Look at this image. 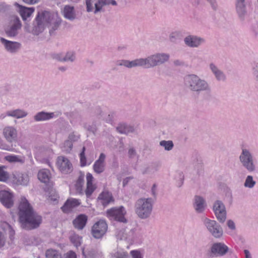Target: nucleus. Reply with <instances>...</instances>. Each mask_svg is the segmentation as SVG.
<instances>
[{
    "mask_svg": "<svg viewBox=\"0 0 258 258\" xmlns=\"http://www.w3.org/2000/svg\"><path fill=\"white\" fill-rule=\"evenodd\" d=\"M10 230V235L14 234V231L11 229V226L7 223L0 224V247L3 246L6 242V230Z\"/></svg>",
    "mask_w": 258,
    "mask_h": 258,
    "instance_id": "21",
    "label": "nucleus"
},
{
    "mask_svg": "<svg viewBox=\"0 0 258 258\" xmlns=\"http://www.w3.org/2000/svg\"><path fill=\"white\" fill-rule=\"evenodd\" d=\"M57 166L60 171L63 173H70L73 170V166L69 159L64 156H59L57 159Z\"/></svg>",
    "mask_w": 258,
    "mask_h": 258,
    "instance_id": "13",
    "label": "nucleus"
},
{
    "mask_svg": "<svg viewBox=\"0 0 258 258\" xmlns=\"http://www.w3.org/2000/svg\"><path fill=\"white\" fill-rule=\"evenodd\" d=\"M55 116L54 112H46L41 111L37 113L34 116V119L36 121H46L49 120Z\"/></svg>",
    "mask_w": 258,
    "mask_h": 258,
    "instance_id": "27",
    "label": "nucleus"
},
{
    "mask_svg": "<svg viewBox=\"0 0 258 258\" xmlns=\"http://www.w3.org/2000/svg\"><path fill=\"white\" fill-rule=\"evenodd\" d=\"M206 203L204 199L200 196H196L195 198L194 208L197 212L202 213L205 209Z\"/></svg>",
    "mask_w": 258,
    "mask_h": 258,
    "instance_id": "30",
    "label": "nucleus"
},
{
    "mask_svg": "<svg viewBox=\"0 0 258 258\" xmlns=\"http://www.w3.org/2000/svg\"><path fill=\"white\" fill-rule=\"evenodd\" d=\"M63 14L66 19L71 21L74 20L76 17L74 7L69 5L66 6L64 7Z\"/></svg>",
    "mask_w": 258,
    "mask_h": 258,
    "instance_id": "32",
    "label": "nucleus"
},
{
    "mask_svg": "<svg viewBox=\"0 0 258 258\" xmlns=\"http://www.w3.org/2000/svg\"><path fill=\"white\" fill-rule=\"evenodd\" d=\"M127 155L130 159L134 158L137 156V153L136 149L133 147H130L128 150Z\"/></svg>",
    "mask_w": 258,
    "mask_h": 258,
    "instance_id": "49",
    "label": "nucleus"
},
{
    "mask_svg": "<svg viewBox=\"0 0 258 258\" xmlns=\"http://www.w3.org/2000/svg\"><path fill=\"white\" fill-rule=\"evenodd\" d=\"M87 178V188L85 190V194L87 198H89L92 194L94 191L95 187L94 185H93L92 181L93 179V177L92 175L88 173L86 176Z\"/></svg>",
    "mask_w": 258,
    "mask_h": 258,
    "instance_id": "31",
    "label": "nucleus"
},
{
    "mask_svg": "<svg viewBox=\"0 0 258 258\" xmlns=\"http://www.w3.org/2000/svg\"><path fill=\"white\" fill-rule=\"evenodd\" d=\"M211 250L214 254L223 255L228 251V247L223 243L217 242L212 245Z\"/></svg>",
    "mask_w": 258,
    "mask_h": 258,
    "instance_id": "20",
    "label": "nucleus"
},
{
    "mask_svg": "<svg viewBox=\"0 0 258 258\" xmlns=\"http://www.w3.org/2000/svg\"><path fill=\"white\" fill-rule=\"evenodd\" d=\"M0 201L6 207L8 208H11L14 204L12 194L6 190H1Z\"/></svg>",
    "mask_w": 258,
    "mask_h": 258,
    "instance_id": "17",
    "label": "nucleus"
},
{
    "mask_svg": "<svg viewBox=\"0 0 258 258\" xmlns=\"http://www.w3.org/2000/svg\"><path fill=\"white\" fill-rule=\"evenodd\" d=\"M159 145L161 147H163L165 150L166 151L171 150L174 146L173 143L172 141L163 140L160 142Z\"/></svg>",
    "mask_w": 258,
    "mask_h": 258,
    "instance_id": "41",
    "label": "nucleus"
},
{
    "mask_svg": "<svg viewBox=\"0 0 258 258\" xmlns=\"http://www.w3.org/2000/svg\"><path fill=\"white\" fill-rule=\"evenodd\" d=\"M236 11L239 20L243 21L247 15L245 0H236Z\"/></svg>",
    "mask_w": 258,
    "mask_h": 258,
    "instance_id": "18",
    "label": "nucleus"
},
{
    "mask_svg": "<svg viewBox=\"0 0 258 258\" xmlns=\"http://www.w3.org/2000/svg\"><path fill=\"white\" fill-rule=\"evenodd\" d=\"M203 221L208 231L213 237L219 239L223 236V228L216 221L205 218Z\"/></svg>",
    "mask_w": 258,
    "mask_h": 258,
    "instance_id": "6",
    "label": "nucleus"
},
{
    "mask_svg": "<svg viewBox=\"0 0 258 258\" xmlns=\"http://www.w3.org/2000/svg\"><path fill=\"white\" fill-rule=\"evenodd\" d=\"M148 57L151 68L167 62L169 60L170 55L167 53L157 52Z\"/></svg>",
    "mask_w": 258,
    "mask_h": 258,
    "instance_id": "8",
    "label": "nucleus"
},
{
    "mask_svg": "<svg viewBox=\"0 0 258 258\" xmlns=\"http://www.w3.org/2000/svg\"><path fill=\"white\" fill-rule=\"evenodd\" d=\"M116 130L119 133L122 134H128L131 133H133L135 131L133 126L125 123L119 124L116 127Z\"/></svg>",
    "mask_w": 258,
    "mask_h": 258,
    "instance_id": "34",
    "label": "nucleus"
},
{
    "mask_svg": "<svg viewBox=\"0 0 258 258\" xmlns=\"http://www.w3.org/2000/svg\"><path fill=\"white\" fill-rule=\"evenodd\" d=\"M111 256L114 258H128V254L125 251H116L113 253H111Z\"/></svg>",
    "mask_w": 258,
    "mask_h": 258,
    "instance_id": "43",
    "label": "nucleus"
},
{
    "mask_svg": "<svg viewBox=\"0 0 258 258\" xmlns=\"http://www.w3.org/2000/svg\"><path fill=\"white\" fill-rule=\"evenodd\" d=\"M185 44L190 47H198L204 42V39L196 36L189 35L184 39Z\"/></svg>",
    "mask_w": 258,
    "mask_h": 258,
    "instance_id": "19",
    "label": "nucleus"
},
{
    "mask_svg": "<svg viewBox=\"0 0 258 258\" xmlns=\"http://www.w3.org/2000/svg\"><path fill=\"white\" fill-rule=\"evenodd\" d=\"M6 161L10 163H19L24 164L25 161V157L19 155H8L5 157Z\"/></svg>",
    "mask_w": 258,
    "mask_h": 258,
    "instance_id": "35",
    "label": "nucleus"
},
{
    "mask_svg": "<svg viewBox=\"0 0 258 258\" xmlns=\"http://www.w3.org/2000/svg\"><path fill=\"white\" fill-rule=\"evenodd\" d=\"M160 167V164L158 162H154L145 167L142 170L143 174L152 175L157 172Z\"/></svg>",
    "mask_w": 258,
    "mask_h": 258,
    "instance_id": "26",
    "label": "nucleus"
},
{
    "mask_svg": "<svg viewBox=\"0 0 258 258\" xmlns=\"http://www.w3.org/2000/svg\"><path fill=\"white\" fill-rule=\"evenodd\" d=\"M117 65L119 66H123L130 68V61L127 60H119L117 62Z\"/></svg>",
    "mask_w": 258,
    "mask_h": 258,
    "instance_id": "53",
    "label": "nucleus"
},
{
    "mask_svg": "<svg viewBox=\"0 0 258 258\" xmlns=\"http://www.w3.org/2000/svg\"><path fill=\"white\" fill-rule=\"evenodd\" d=\"M227 224L228 227L231 230L235 229V225L234 222L231 220H229L227 221Z\"/></svg>",
    "mask_w": 258,
    "mask_h": 258,
    "instance_id": "56",
    "label": "nucleus"
},
{
    "mask_svg": "<svg viewBox=\"0 0 258 258\" xmlns=\"http://www.w3.org/2000/svg\"><path fill=\"white\" fill-rule=\"evenodd\" d=\"M110 4H111L113 6H116L117 3L114 0H98V1L94 4V13L96 14L98 12H100L103 6H107Z\"/></svg>",
    "mask_w": 258,
    "mask_h": 258,
    "instance_id": "28",
    "label": "nucleus"
},
{
    "mask_svg": "<svg viewBox=\"0 0 258 258\" xmlns=\"http://www.w3.org/2000/svg\"><path fill=\"white\" fill-rule=\"evenodd\" d=\"M6 114L8 116H11L17 118H21L26 116L28 113L23 109H17L7 111Z\"/></svg>",
    "mask_w": 258,
    "mask_h": 258,
    "instance_id": "33",
    "label": "nucleus"
},
{
    "mask_svg": "<svg viewBox=\"0 0 258 258\" xmlns=\"http://www.w3.org/2000/svg\"><path fill=\"white\" fill-rule=\"evenodd\" d=\"M86 130L90 132H92L94 134L96 133L97 131L96 126L95 125H88L85 127Z\"/></svg>",
    "mask_w": 258,
    "mask_h": 258,
    "instance_id": "55",
    "label": "nucleus"
},
{
    "mask_svg": "<svg viewBox=\"0 0 258 258\" xmlns=\"http://www.w3.org/2000/svg\"><path fill=\"white\" fill-rule=\"evenodd\" d=\"M63 56L61 53L56 54L54 55L53 58L58 61H64L63 59Z\"/></svg>",
    "mask_w": 258,
    "mask_h": 258,
    "instance_id": "57",
    "label": "nucleus"
},
{
    "mask_svg": "<svg viewBox=\"0 0 258 258\" xmlns=\"http://www.w3.org/2000/svg\"><path fill=\"white\" fill-rule=\"evenodd\" d=\"M213 210L217 220L223 223L226 219V211L223 202L220 200L216 201L213 204Z\"/></svg>",
    "mask_w": 258,
    "mask_h": 258,
    "instance_id": "10",
    "label": "nucleus"
},
{
    "mask_svg": "<svg viewBox=\"0 0 258 258\" xmlns=\"http://www.w3.org/2000/svg\"><path fill=\"white\" fill-rule=\"evenodd\" d=\"M96 251L94 250H91L89 251V255L90 256H94L96 255Z\"/></svg>",
    "mask_w": 258,
    "mask_h": 258,
    "instance_id": "63",
    "label": "nucleus"
},
{
    "mask_svg": "<svg viewBox=\"0 0 258 258\" xmlns=\"http://www.w3.org/2000/svg\"><path fill=\"white\" fill-rule=\"evenodd\" d=\"M12 180L17 185H27L29 181V177L26 173L16 172L13 174Z\"/></svg>",
    "mask_w": 258,
    "mask_h": 258,
    "instance_id": "15",
    "label": "nucleus"
},
{
    "mask_svg": "<svg viewBox=\"0 0 258 258\" xmlns=\"http://www.w3.org/2000/svg\"><path fill=\"white\" fill-rule=\"evenodd\" d=\"M105 155L103 153H101L99 159L96 160L93 165V169L97 173H101L104 170L105 164L104 160Z\"/></svg>",
    "mask_w": 258,
    "mask_h": 258,
    "instance_id": "23",
    "label": "nucleus"
},
{
    "mask_svg": "<svg viewBox=\"0 0 258 258\" xmlns=\"http://www.w3.org/2000/svg\"><path fill=\"white\" fill-rule=\"evenodd\" d=\"M244 252L245 255V258H252L250 252L248 250L245 249L244 250Z\"/></svg>",
    "mask_w": 258,
    "mask_h": 258,
    "instance_id": "61",
    "label": "nucleus"
},
{
    "mask_svg": "<svg viewBox=\"0 0 258 258\" xmlns=\"http://www.w3.org/2000/svg\"><path fill=\"white\" fill-rule=\"evenodd\" d=\"M80 203L75 199H68L64 205L61 207L62 210L65 213L70 212L73 208L79 206Z\"/></svg>",
    "mask_w": 258,
    "mask_h": 258,
    "instance_id": "25",
    "label": "nucleus"
},
{
    "mask_svg": "<svg viewBox=\"0 0 258 258\" xmlns=\"http://www.w3.org/2000/svg\"><path fill=\"white\" fill-rule=\"evenodd\" d=\"M0 40L5 49L11 53L17 52L21 46V44L19 42L9 41L3 37L1 38Z\"/></svg>",
    "mask_w": 258,
    "mask_h": 258,
    "instance_id": "14",
    "label": "nucleus"
},
{
    "mask_svg": "<svg viewBox=\"0 0 258 258\" xmlns=\"http://www.w3.org/2000/svg\"><path fill=\"white\" fill-rule=\"evenodd\" d=\"M18 8L17 11L21 16L23 20L26 22H27V19L30 17L34 11V8H27L22 6L17 3L15 4Z\"/></svg>",
    "mask_w": 258,
    "mask_h": 258,
    "instance_id": "22",
    "label": "nucleus"
},
{
    "mask_svg": "<svg viewBox=\"0 0 258 258\" xmlns=\"http://www.w3.org/2000/svg\"><path fill=\"white\" fill-rule=\"evenodd\" d=\"M173 63L174 65L176 66L183 65V63L180 61L179 60H175L173 61Z\"/></svg>",
    "mask_w": 258,
    "mask_h": 258,
    "instance_id": "62",
    "label": "nucleus"
},
{
    "mask_svg": "<svg viewBox=\"0 0 258 258\" xmlns=\"http://www.w3.org/2000/svg\"><path fill=\"white\" fill-rule=\"evenodd\" d=\"M87 217L85 215H80L73 221V225L76 228L82 230L86 224Z\"/></svg>",
    "mask_w": 258,
    "mask_h": 258,
    "instance_id": "29",
    "label": "nucleus"
},
{
    "mask_svg": "<svg viewBox=\"0 0 258 258\" xmlns=\"http://www.w3.org/2000/svg\"><path fill=\"white\" fill-rule=\"evenodd\" d=\"M98 199L102 200V203L104 206H106L113 201L111 194L108 191L102 192V194L99 195Z\"/></svg>",
    "mask_w": 258,
    "mask_h": 258,
    "instance_id": "36",
    "label": "nucleus"
},
{
    "mask_svg": "<svg viewBox=\"0 0 258 258\" xmlns=\"http://www.w3.org/2000/svg\"><path fill=\"white\" fill-rule=\"evenodd\" d=\"M138 67L150 68L148 57L146 58H140L130 61V68Z\"/></svg>",
    "mask_w": 258,
    "mask_h": 258,
    "instance_id": "24",
    "label": "nucleus"
},
{
    "mask_svg": "<svg viewBox=\"0 0 258 258\" xmlns=\"http://www.w3.org/2000/svg\"><path fill=\"white\" fill-rule=\"evenodd\" d=\"M46 258H62L61 253L57 250L49 249L45 252Z\"/></svg>",
    "mask_w": 258,
    "mask_h": 258,
    "instance_id": "39",
    "label": "nucleus"
},
{
    "mask_svg": "<svg viewBox=\"0 0 258 258\" xmlns=\"http://www.w3.org/2000/svg\"><path fill=\"white\" fill-rule=\"evenodd\" d=\"M60 23L61 19L57 13L41 11L38 12L31 25L28 22L25 23L24 29L28 33L38 35L42 33L46 27H49V33L52 34L57 29Z\"/></svg>",
    "mask_w": 258,
    "mask_h": 258,
    "instance_id": "1",
    "label": "nucleus"
},
{
    "mask_svg": "<svg viewBox=\"0 0 258 258\" xmlns=\"http://www.w3.org/2000/svg\"><path fill=\"white\" fill-rule=\"evenodd\" d=\"M9 178V174L4 170L3 167H0V181H6Z\"/></svg>",
    "mask_w": 258,
    "mask_h": 258,
    "instance_id": "46",
    "label": "nucleus"
},
{
    "mask_svg": "<svg viewBox=\"0 0 258 258\" xmlns=\"http://www.w3.org/2000/svg\"><path fill=\"white\" fill-rule=\"evenodd\" d=\"M184 84L188 90L197 93L202 92L210 93L211 91L209 83L196 75L190 74L186 76L184 78Z\"/></svg>",
    "mask_w": 258,
    "mask_h": 258,
    "instance_id": "3",
    "label": "nucleus"
},
{
    "mask_svg": "<svg viewBox=\"0 0 258 258\" xmlns=\"http://www.w3.org/2000/svg\"><path fill=\"white\" fill-rule=\"evenodd\" d=\"M87 7V11L88 12H92L93 10V4L98 1V0H85Z\"/></svg>",
    "mask_w": 258,
    "mask_h": 258,
    "instance_id": "48",
    "label": "nucleus"
},
{
    "mask_svg": "<svg viewBox=\"0 0 258 258\" xmlns=\"http://www.w3.org/2000/svg\"><path fill=\"white\" fill-rule=\"evenodd\" d=\"M3 135L6 140L9 143L16 142L18 140V131L12 126H7L3 130Z\"/></svg>",
    "mask_w": 258,
    "mask_h": 258,
    "instance_id": "12",
    "label": "nucleus"
},
{
    "mask_svg": "<svg viewBox=\"0 0 258 258\" xmlns=\"http://www.w3.org/2000/svg\"><path fill=\"white\" fill-rule=\"evenodd\" d=\"M66 258H76V254L74 252L71 251L67 253Z\"/></svg>",
    "mask_w": 258,
    "mask_h": 258,
    "instance_id": "58",
    "label": "nucleus"
},
{
    "mask_svg": "<svg viewBox=\"0 0 258 258\" xmlns=\"http://www.w3.org/2000/svg\"><path fill=\"white\" fill-rule=\"evenodd\" d=\"M256 182L253 180V177L251 175H248L245 179L244 183V186L246 187L252 188L255 185Z\"/></svg>",
    "mask_w": 258,
    "mask_h": 258,
    "instance_id": "42",
    "label": "nucleus"
},
{
    "mask_svg": "<svg viewBox=\"0 0 258 258\" xmlns=\"http://www.w3.org/2000/svg\"><path fill=\"white\" fill-rule=\"evenodd\" d=\"M84 183V175L81 174L78 177V179H77L76 183L75 184V187L77 191L81 195H82L83 194L82 187Z\"/></svg>",
    "mask_w": 258,
    "mask_h": 258,
    "instance_id": "38",
    "label": "nucleus"
},
{
    "mask_svg": "<svg viewBox=\"0 0 258 258\" xmlns=\"http://www.w3.org/2000/svg\"><path fill=\"white\" fill-rule=\"evenodd\" d=\"M85 148L84 147L82 149V151L80 153V162L82 166H84L86 165V158L85 156Z\"/></svg>",
    "mask_w": 258,
    "mask_h": 258,
    "instance_id": "50",
    "label": "nucleus"
},
{
    "mask_svg": "<svg viewBox=\"0 0 258 258\" xmlns=\"http://www.w3.org/2000/svg\"><path fill=\"white\" fill-rule=\"evenodd\" d=\"M71 240L76 247L80 246L81 244L80 238L78 236H74L71 237Z\"/></svg>",
    "mask_w": 258,
    "mask_h": 258,
    "instance_id": "52",
    "label": "nucleus"
},
{
    "mask_svg": "<svg viewBox=\"0 0 258 258\" xmlns=\"http://www.w3.org/2000/svg\"><path fill=\"white\" fill-rule=\"evenodd\" d=\"M126 211L123 206L112 208L106 211L107 216L110 220H114L116 221L126 223L127 220L125 218V215Z\"/></svg>",
    "mask_w": 258,
    "mask_h": 258,
    "instance_id": "7",
    "label": "nucleus"
},
{
    "mask_svg": "<svg viewBox=\"0 0 258 258\" xmlns=\"http://www.w3.org/2000/svg\"><path fill=\"white\" fill-rule=\"evenodd\" d=\"M153 201L151 198H140L135 204V212L142 219L149 218L152 213Z\"/></svg>",
    "mask_w": 258,
    "mask_h": 258,
    "instance_id": "4",
    "label": "nucleus"
},
{
    "mask_svg": "<svg viewBox=\"0 0 258 258\" xmlns=\"http://www.w3.org/2000/svg\"><path fill=\"white\" fill-rule=\"evenodd\" d=\"M209 68L217 81L225 82L226 81V75L215 63L210 62L209 63Z\"/></svg>",
    "mask_w": 258,
    "mask_h": 258,
    "instance_id": "16",
    "label": "nucleus"
},
{
    "mask_svg": "<svg viewBox=\"0 0 258 258\" xmlns=\"http://www.w3.org/2000/svg\"><path fill=\"white\" fill-rule=\"evenodd\" d=\"M130 254L132 258H143V255L141 252L138 250H132Z\"/></svg>",
    "mask_w": 258,
    "mask_h": 258,
    "instance_id": "51",
    "label": "nucleus"
},
{
    "mask_svg": "<svg viewBox=\"0 0 258 258\" xmlns=\"http://www.w3.org/2000/svg\"><path fill=\"white\" fill-rule=\"evenodd\" d=\"M80 139V136L75 134L74 132L71 133L68 137V140L70 142H72V144L78 141Z\"/></svg>",
    "mask_w": 258,
    "mask_h": 258,
    "instance_id": "47",
    "label": "nucleus"
},
{
    "mask_svg": "<svg viewBox=\"0 0 258 258\" xmlns=\"http://www.w3.org/2000/svg\"><path fill=\"white\" fill-rule=\"evenodd\" d=\"M25 3L28 4H34L37 3L39 0H22Z\"/></svg>",
    "mask_w": 258,
    "mask_h": 258,
    "instance_id": "59",
    "label": "nucleus"
},
{
    "mask_svg": "<svg viewBox=\"0 0 258 258\" xmlns=\"http://www.w3.org/2000/svg\"><path fill=\"white\" fill-rule=\"evenodd\" d=\"M73 144L67 139L62 145L61 148L62 151L66 153L71 152L73 149Z\"/></svg>",
    "mask_w": 258,
    "mask_h": 258,
    "instance_id": "40",
    "label": "nucleus"
},
{
    "mask_svg": "<svg viewBox=\"0 0 258 258\" xmlns=\"http://www.w3.org/2000/svg\"><path fill=\"white\" fill-rule=\"evenodd\" d=\"M75 59V56L73 52H68L64 56H63V59L64 61H71L73 62Z\"/></svg>",
    "mask_w": 258,
    "mask_h": 258,
    "instance_id": "45",
    "label": "nucleus"
},
{
    "mask_svg": "<svg viewBox=\"0 0 258 258\" xmlns=\"http://www.w3.org/2000/svg\"><path fill=\"white\" fill-rule=\"evenodd\" d=\"M107 230V225L104 220H100L92 227L91 233L93 237L99 239L105 234Z\"/></svg>",
    "mask_w": 258,
    "mask_h": 258,
    "instance_id": "11",
    "label": "nucleus"
},
{
    "mask_svg": "<svg viewBox=\"0 0 258 258\" xmlns=\"http://www.w3.org/2000/svg\"><path fill=\"white\" fill-rule=\"evenodd\" d=\"M178 36L179 33L178 32H172L169 35V40L170 41L174 42Z\"/></svg>",
    "mask_w": 258,
    "mask_h": 258,
    "instance_id": "54",
    "label": "nucleus"
},
{
    "mask_svg": "<svg viewBox=\"0 0 258 258\" xmlns=\"http://www.w3.org/2000/svg\"><path fill=\"white\" fill-rule=\"evenodd\" d=\"M19 220L23 229L30 230L38 228L42 222V217L36 213L24 197L21 199L19 206Z\"/></svg>",
    "mask_w": 258,
    "mask_h": 258,
    "instance_id": "2",
    "label": "nucleus"
},
{
    "mask_svg": "<svg viewBox=\"0 0 258 258\" xmlns=\"http://www.w3.org/2000/svg\"><path fill=\"white\" fill-rule=\"evenodd\" d=\"M152 195L154 196H156V185L154 184L152 187Z\"/></svg>",
    "mask_w": 258,
    "mask_h": 258,
    "instance_id": "60",
    "label": "nucleus"
},
{
    "mask_svg": "<svg viewBox=\"0 0 258 258\" xmlns=\"http://www.w3.org/2000/svg\"><path fill=\"white\" fill-rule=\"evenodd\" d=\"M21 27V24L18 17L12 18L9 25L6 27L5 32L9 37H15L18 34V30Z\"/></svg>",
    "mask_w": 258,
    "mask_h": 258,
    "instance_id": "9",
    "label": "nucleus"
},
{
    "mask_svg": "<svg viewBox=\"0 0 258 258\" xmlns=\"http://www.w3.org/2000/svg\"><path fill=\"white\" fill-rule=\"evenodd\" d=\"M241 166L248 172H253L256 170V166L254 163V157L251 151L245 148L241 149L239 157Z\"/></svg>",
    "mask_w": 258,
    "mask_h": 258,
    "instance_id": "5",
    "label": "nucleus"
},
{
    "mask_svg": "<svg viewBox=\"0 0 258 258\" xmlns=\"http://www.w3.org/2000/svg\"><path fill=\"white\" fill-rule=\"evenodd\" d=\"M50 172L47 169H42L38 173V178L42 182H48L50 179Z\"/></svg>",
    "mask_w": 258,
    "mask_h": 258,
    "instance_id": "37",
    "label": "nucleus"
},
{
    "mask_svg": "<svg viewBox=\"0 0 258 258\" xmlns=\"http://www.w3.org/2000/svg\"><path fill=\"white\" fill-rule=\"evenodd\" d=\"M6 116H7V115L6 114H6H1V116H0V118H1V119H4V118H5V117H6Z\"/></svg>",
    "mask_w": 258,
    "mask_h": 258,
    "instance_id": "64",
    "label": "nucleus"
},
{
    "mask_svg": "<svg viewBox=\"0 0 258 258\" xmlns=\"http://www.w3.org/2000/svg\"><path fill=\"white\" fill-rule=\"evenodd\" d=\"M194 168L200 172L203 170V163L200 158H197L196 161L194 162Z\"/></svg>",
    "mask_w": 258,
    "mask_h": 258,
    "instance_id": "44",
    "label": "nucleus"
}]
</instances>
